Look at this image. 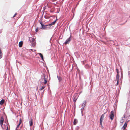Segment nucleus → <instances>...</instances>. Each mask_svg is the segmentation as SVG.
<instances>
[{"label": "nucleus", "instance_id": "f257e3e1", "mask_svg": "<svg viewBox=\"0 0 130 130\" xmlns=\"http://www.w3.org/2000/svg\"><path fill=\"white\" fill-rule=\"evenodd\" d=\"M114 112L113 111H111L109 115V118L110 119L112 120L114 118Z\"/></svg>", "mask_w": 130, "mask_h": 130}, {"label": "nucleus", "instance_id": "f03ea898", "mask_svg": "<svg viewBox=\"0 0 130 130\" xmlns=\"http://www.w3.org/2000/svg\"><path fill=\"white\" fill-rule=\"evenodd\" d=\"M105 113H104L101 116L100 120V124L102 126V122L103 120V119L104 117V114Z\"/></svg>", "mask_w": 130, "mask_h": 130}, {"label": "nucleus", "instance_id": "7ed1b4c3", "mask_svg": "<svg viewBox=\"0 0 130 130\" xmlns=\"http://www.w3.org/2000/svg\"><path fill=\"white\" fill-rule=\"evenodd\" d=\"M40 24H41L42 27L41 28V29H45L47 28L46 27L48 25H44L42 22V21L40 22Z\"/></svg>", "mask_w": 130, "mask_h": 130}, {"label": "nucleus", "instance_id": "20e7f679", "mask_svg": "<svg viewBox=\"0 0 130 130\" xmlns=\"http://www.w3.org/2000/svg\"><path fill=\"white\" fill-rule=\"evenodd\" d=\"M71 39V36H70V37L66 40V41L64 43V44L65 45L68 44L69 42L70 41Z\"/></svg>", "mask_w": 130, "mask_h": 130}, {"label": "nucleus", "instance_id": "39448f33", "mask_svg": "<svg viewBox=\"0 0 130 130\" xmlns=\"http://www.w3.org/2000/svg\"><path fill=\"white\" fill-rule=\"evenodd\" d=\"M4 121V119L3 117H1L0 120V124L2 127H3V123Z\"/></svg>", "mask_w": 130, "mask_h": 130}, {"label": "nucleus", "instance_id": "423d86ee", "mask_svg": "<svg viewBox=\"0 0 130 130\" xmlns=\"http://www.w3.org/2000/svg\"><path fill=\"white\" fill-rule=\"evenodd\" d=\"M127 122H125V123L124 124L123 126L121 128V129L123 130H125V129L127 127Z\"/></svg>", "mask_w": 130, "mask_h": 130}, {"label": "nucleus", "instance_id": "0eeeda50", "mask_svg": "<svg viewBox=\"0 0 130 130\" xmlns=\"http://www.w3.org/2000/svg\"><path fill=\"white\" fill-rule=\"evenodd\" d=\"M119 74H117L116 76V80L117 81V84L118 85L119 83Z\"/></svg>", "mask_w": 130, "mask_h": 130}, {"label": "nucleus", "instance_id": "6e6552de", "mask_svg": "<svg viewBox=\"0 0 130 130\" xmlns=\"http://www.w3.org/2000/svg\"><path fill=\"white\" fill-rule=\"evenodd\" d=\"M57 19H56V20H55L54 22H52V23H51V24H49L48 25H50L52 26L53 25H54L55 24V23L57 21Z\"/></svg>", "mask_w": 130, "mask_h": 130}, {"label": "nucleus", "instance_id": "1a4fd4ad", "mask_svg": "<svg viewBox=\"0 0 130 130\" xmlns=\"http://www.w3.org/2000/svg\"><path fill=\"white\" fill-rule=\"evenodd\" d=\"M23 44V42L22 41H21L19 43V46L20 47H21L22 46Z\"/></svg>", "mask_w": 130, "mask_h": 130}, {"label": "nucleus", "instance_id": "9d476101", "mask_svg": "<svg viewBox=\"0 0 130 130\" xmlns=\"http://www.w3.org/2000/svg\"><path fill=\"white\" fill-rule=\"evenodd\" d=\"M29 125L30 126H31L33 124L32 120V119L29 122Z\"/></svg>", "mask_w": 130, "mask_h": 130}, {"label": "nucleus", "instance_id": "9b49d317", "mask_svg": "<svg viewBox=\"0 0 130 130\" xmlns=\"http://www.w3.org/2000/svg\"><path fill=\"white\" fill-rule=\"evenodd\" d=\"M38 54L40 56V57L42 59V60H43V56L42 54L41 53H39Z\"/></svg>", "mask_w": 130, "mask_h": 130}, {"label": "nucleus", "instance_id": "f8f14e48", "mask_svg": "<svg viewBox=\"0 0 130 130\" xmlns=\"http://www.w3.org/2000/svg\"><path fill=\"white\" fill-rule=\"evenodd\" d=\"M5 100L4 99H2L0 101V104L1 105H3L4 103Z\"/></svg>", "mask_w": 130, "mask_h": 130}, {"label": "nucleus", "instance_id": "ddd939ff", "mask_svg": "<svg viewBox=\"0 0 130 130\" xmlns=\"http://www.w3.org/2000/svg\"><path fill=\"white\" fill-rule=\"evenodd\" d=\"M77 96H74L73 97V101L74 102H75L77 99Z\"/></svg>", "mask_w": 130, "mask_h": 130}, {"label": "nucleus", "instance_id": "4468645a", "mask_svg": "<svg viewBox=\"0 0 130 130\" xmlns=\"http://www.w3.org/2000/svg\"><path fill=\"white\" fill-rule=\"evenodd\" d=\"M44 82L43 83L44 84H46V83L47 82V80L45 78V76L44 77Z\"/></svg>", "mask_w": 130, "mask_h": 130}, {"label": "nucleus", "instance_id": "2eb2a0df", "mask_svg": "<svg viewBox=\"0 0 130 130\" xmlns=\"http://www.w3.org/2000/svg\"><path fill=\"white\" fill-rule=\"evenodd\" d=\"M77 122V120L76 119H75L73 123L74 125H76Z\"/></svg>", "mask_w": 130, "mask_h": 130}, {"label": "nucleus", "instance_id": "dca6fc26", "mask_svg": "<svg viewBox=\"0 0 130 130\" xmlns=\"http://www.w3.org/2000/svg\"><path fill=\"white\" fill-rule=\"evenodd\" d=\"M21 122H22L21 120V119H20V120L19 123L17 126V128H18L19 127V126H20V124H21Z\"/></svg>", "mask_w": 130, "mask_h": 130}, {"label": "nucleus", "instance_id": "f3484780", "mask_svg": "<svg viewBox=\"0 0 130 130\" xmlns=\"http://www.w3.org/2000/svg\"><path fill=\"white\" fill-rule=\"evenodd\" d=\"M7 126V125H5V124H4L3 125V127H2L4 129H5L6 128V126Z\"/></svg>", "mask_w": 130, "mask_h": 130}, {"label": "nucleus", "instance_id": "a211bd4d", "mask_svg": "<svg viewBox=\"0 0 130 130\" xmlns=\"http://www.w3.org/2000/svg\"><path fill=\"white\" fill-rule=\"evenodd\" d=\"M57 77L58 78V80H59V82H60L61 81V80H62V78H61V77H58V76H57Z\"/></svg>", "mask_w": 130, "mask_h": 130}, {"label": "nucleus", "instance_id": "6ab92c4d", "mask_svg": "<svg viewBox=\"0 0 130 130\" xmlns=\"http://www.w3.org/2000/svg\"><path fill=\"white\" fill-rule=\"evenodd\" d=\"M2 52L1 50L0 49V58L2 57Z\"/></svg>", "mask_w": 130, "mask_h": 130}, {"label": "nucleus", "instance_id": "aec40b11", "mask_svg": "<svg viewBox=\"0 0 130 130\" xmlns=\"http://www.w3.org/2000/svg\"><path fill=\"white\" fill-rule=\"evenodd\" d=\"M36 32H37L38 31V27H37L36 29Z\"/></svg>", "mask_w": 130, "mask_h": 130}, {"label": "nucleus", "instance_id": "412c9836", "mask_svg": "<svg viewBox=\"0 0 130 130\" xmlns=\"http://www.w3.org/2000/svg\"><path fill=\"white\" fill-rule=\"evenodd\" d=\"M116 71H117V74H119V70H118V69H116Z\"/></svg>", "mask_w": 130, "mask_h": 130}, {"label": "nucleus", "instance_id": "4be33fe9", "mask_svg": "<svg viewBox=\"0 0 130 130\" xmlns=\"http://www.w3.org/2000/svg\"><path fill=\"white\" fill-rule=\"evenodd\" d=\"M121 123H123V122H124V120L123 119H122L121 120Z\"/></svg>", "mask_w": 130, "mask_h": 130}, {"label": "nucleus", "instance_id": "5701e85b", "mask_svg": "<svg viewBox=\"0 0 130 130\" xmlns=\"http://www.w3.org/2000/svg\"><path fill=\"white\" fill-rule=\"evenodd\" d=\"M44 88H45V86H42V87L41 89H40V90H43V89Z\"/></svg>", "mask_w": 130, "mask_h": 130}, {"label": "nucleus", "instance_id": "b1692460", "mask_svg": "<svg viewBox=\"0 0 130 130\" xmlns=\"http://www.w3.org/2000/svg\"><path fill=\"white\" fill-rule=\"evenodd\" d=\"M17 13H15V14H14V15L13 16V18L14 17H15V16L16 15H17Z\"/></svg>", "mask_w": 130, "mask_h": 130}, {"label": "nucleus", "instance_id": "393cba45", "mask_svg": "<svg viewBox=\"0 0 130 130\" xmlns=\"http://www.w3.org/2000/svg\"><path fill=\"white\" fill-rule=\"evenodd\" d=\"M6 130H8V126H6Z\"/></svg>", "mask_w": 130, "mask_h": 130}, {"label": "nucleus", "instance_id": "a878e982", "mask_svg": "<svg viewBox=\"0 0 130 130\" xmlns=\"http://www.w3.org/2000/svg\"><path fill=\"white\" fill-rule=\"evenodd\" d=\"M85 104H84L82 105V106H83V107H84V106H85Z\"/></svg>", "mask_w": 130, "mask_h": 130}, {"label": "nucleus", "instance_id": "bb28decb", "mask_svg": "<svg viewBox=\"0 0 130 130\" xmlns=\"http://www.w3.org/2000/svg\"><path fill=\"white\" fill-rule=\"evenodd\" d=\"M50 27H48V28H50Z\"/></svg>", "mask_w": 130, "mask_h": 130}]
</instances>
